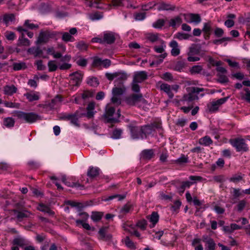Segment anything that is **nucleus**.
Listing matches in <instances>:
<instances>
[{"instance_id": "nucleus-50", "label": "nucleus", "mask_w": 250, "mask_h": 250, "mask_svg": "<svg viewBox=\"0 0 250 250\" xmlns=\"http://www.w3.org/2000/svg\"><path fill=\"white\" fill-rule=\"evenodd\" d=\"M245 94L241 93L242 99L250 103V90L248 88H245Z\"/></svg>"}, {"instance_id": "nucleus-28", "label": "nucleus", "mask_w": 250, "mask_h": 250, "mask_svg": "<svg viewBox=\"0 0 250 250\" xmlns=\"http://www.w3.org/2000/svg\"><path fill=\"white\" fill-rule=\"evenodd\" d=\"M17 88L14 85H5L3 87L4 93L7 95H12L16 93Z\"/></svg>"}, {"instance_id": "nucleus-2", "label": "nucleus", "mask_w": 250, "mask_h": 250, "mask_svg": "<svg viewBox=\"0 0 250 250\" xmlns=\"http://www.w3.org/2000/svg\"><path fill=\"white\" fill-rule=\"evenodd\" d=\"M14 116L19 119L29 124L41 119L40 116L34 112L26 113L21 111H16L14 112Z\"/></svg>"}, {"instance_id": "nucleus-4", "label": "nucleus", "mask_w": 250, "mask_h": 250, "mask_svg": "<svg viewBox=\"0 0 250 250\" xmlns=\"http://www.w3.org/2000/svg\"><path fill=\"white\" fill-rule=\"evenodd\" d=\"M201 51V46L199 44H192L188 48L187 53V60L189 62H197L200 60V58L197 56Z\"/></svg>"}, {"instance_id": "nucleus-6", "label": "nucleus", "mask_w": 250, "mask_h": 250, "mask_svg": "<svg viewBox=\"0 0 250 250\" xmlns=\"http://www.w3.org/2000/svg\"><path fill=\"white\" fill-rule=\"evenodd\" d=\"M115 111V108L110 105L108 104L105 108V112L104 114V119L105 123H115L118 122V118L120 116L119 110H118L117 118L112 117Z\"/></svg>"}, {"instance_id": "nucleus-47", "label": "nucleus", "mask_w": 250, "mask_h": 250, "mask_svg": "<svg viewBox=\"0 0 250 250\" xmlns=\"http://www.w3.org/2000/svg\"><path fill=\"white\" fill-rule=\"evenodd\" d=\"M123 131L120 128H115L112 132L111 137L115 139H119L122 134Z\"/></svg>"}, {"instance_id": "nucleus-30", "label": "nucleus", "mask_w": 250, "mask_h": 250, "mask_svg": "<svg viewBox=\"0 0 250 250\" xmlns=\"http://www.w3.org/2000/svg\"><path fill=\"white\" fill-rule=\"evenodd\" d=\"M142 158L144 159L149 160L154 156V152L152 149H146L142 151Z\"/></svg>"}, {"instance_id": "nucleus-53", "label": "nucleus", "mask_w": 250, "mask_h": 250, "mask_svg": "<svg viewBox=\"0 0 250 250\" xmlns=\"http://www.w3.org/2000/svg\"><path fill=\"white\" fill-rule=\"evenodd\" d=\"M4 36L9 41H13L16 39L15 34L12 31H6L4 33Z\"/></svg>"}, {"instance_id": "nucleus-22", "label": "nucleus", "mask_w": 250, "mask_h": 250, "mask_svg": "<svg viewBox=\"0 0 250 250\" xmlns=\"http://www.w3.org/2000/svg\"><path fill=\"white\" fill-rule=\"evenodd\" d=\"M14 214L19 221H21L23 219L29 217L31 213L25 210L19 211L17 210H14Z\"/></svg>"}, {"instance_id": "nucleus-52", "label": "nucleus", "mask_w": 250, "mask_h": 250, "mask_svg": "<svg viewBox=\"0 0 250 250\" xmlns=\"http://www.w3.org/2000/svg\"><path fill=\"white\" fill-rule=\"evenodd\" d=\"M116 75L117 81H124L127 78L126 73L124 72H116Z\"/></svg>"}, {"instance_id": "nucleus-19", "label": "nucleus", "mask_w": 250, "mask_h": 250, "mask_svg": "<svg viewBox=\"0 0 250 250\" xmlns=\"http://www.w3.org/2000/svg\"><path fill=\"white\" fill-rule=\"evenodd\" d=\"M115 39V34L113 33H105L103 36L104 43L112 44L114 42Z\"/></svg>"}, {"instance_id": "nucleus-51", "label": "nucleus", "mask_w": 250, "mask_h": 250, "mask_svg": "<svg viewBox=\"0 0 250 250\" xmlns=\"http://www.w3.org/2000/svg\"><path fill=\"white\" fill-rule=\"evenodd\" d=\"M155 6H157V3L154 1H152L148 3L147 4L143 5L142 9L143 10L147 11L152 8Z\"/></svg>"}, {"instance_id": "nucleus-24", "label": "nucleus", "mask_w": 250, "mask_h": 250, "mask_svg": "<svg viewBox=\"0 0 250 250\" xmlns=\"http://www.w3.org/2000/svg\"><path fill=\"white\" fill-rule=\"evenodd\" d=\"M100 239L104 241H110L112 236L110 234H106V229L104 228L101 229L99 231Z\"/></svg>"}, {"instance_id": "nucleus-45", "label": "nucleus", "mask_w": 250, "mask_h": 250, "mask_svg": "<svg viewBox=\"0 0 250 250\" xmlns=\"http://www.w3.org/2000/svg\"><path fill=\"white\" fill-rule=\"evenodd\" d=\"M123 5V0H112V4H109L107 7L104 6V9H110L111 6L118 7Z\"/></svg>"}, {"instance_id": "nucleus-29", "label": "nucleus", "mask_w": 250, "mask_h": 250, "mask_svg": "<svg viewBox=\"0 0 250 250\" xmlns=\"http://www.w3.org/2000/svg\"><path fill=\"white\" fill-rule=\"evenodd\" d=\"M227 18L228 19L225 21L224 24L228 28L232 27L234 25V21L232 19L236 18L235 15L233 14H229L227 15Z\"/></svg>"}, {"instance_id": "nucleus-7", "label": "nucleus", "mask_w": 250, "mask_h": 250, "mask_svg": "<svg viewBox=\"0 0 250 250\" xmlns=\"http://www.w3.org/2000/svg\"><path fill=\"white\" fill-rule=\"evenodd\" d=\"M29 244V241L24 237L19 235L11 241V250H20L19 247L23 248Z\"/></svg>"}, {"instance_id": "nucleus-46", "label": "nucleus", "mask_w": 250, "mask_h": 250, "mask_svg": "<svg viewBox=\"0 0 250 250\" xmlns=\"http://www.w3.org/2000/svg\"><path fill=\"white\" fill-rule=\"evenodd\" d=\"M190 22H194L196 23H199L201 21V18L198 14H190L188 15Z\"/></svg>"}, {"instance_id": "nucleus-42", "label": "nucleus", "mask_w": 250, "mask_h": 250, "mask_svg": "<svg viewBox=\"0 0 250 250\" xmlns=\"http://www.w3.org/2000/svg\"><path fill=\"white\" fill-rule=\"evenodd\" d=\"M19 46H28L30 45V42L26 38L23 37H20L18 40Z\"/></svg>"}, {"instance_id": "nucleus-23", "label": "nucleus", "mask_w": 250, "mask_h": 250, "mask_svg": "<svg viewBox=\"0 0 250 250\" xmlns=\"http://www.w3.org/2000/svg\"><path fill=\"white\" fill-rule=\"evenodd\" d=\"M28 53L32 54L35 57H41L43 54L42 50L39 47H32L27 50Z\"/></svg>"}, {"instance_id": "nucleus-17", "label": "nucleus", "mask_w": 250, "mask_h": 250, "mask_svg": "<svg viewBox=\"0 0 250 250\" xmlns=\"http://www.w3.org/2000/svg\"><path fill=\"white\" fill-rule=\"evenodd\" d=\"M175 5L171 4L170 3H166L163 1L157 3V8L159 11H174L175 9Z\"/></svg>"}, {"instance_id": "nucleus-5", "label": "nucleus", "mask_w": 250, "mask_h": 250, "mask_svg": "<svg viewBox=\"0 0 250 250\" xmlns=\"http://www.w3.org/2000/svg\"><path fill=\"white\" fill-rule=\"evenodd\" d=\"M59 34V32L48 30L41 31L39 34L36 43L41 44L42 43H46L49 41V39L55 38Z\"/></svg>"}, {"instance_id": "nucleus-32", "label": "nucleus", "mask_w": 250, "mask_h": 250, "mask_svg": "<svg viewBox=\"0 0 250 250\" xmlns=\"http://www.w3.org/2000/svg\"><path fill=\"white\" fill-rule=\"evenodd\" d=\"M211 22L210 21L204 23L203 31L207 35V37L205 38L208 39L211 31Z\"/></svg>"}, {"instance_id": "nucleus-10", "label": "nucleus", "mask_w": 250, "mask_h": 250, "mask_svg": "<svg viewBox=\"0 0 250 250\" xmlns=\"http://www.w3.org/2000/svg\"><path fill=\"white\" fill-rule=\"evenodd\" d=\"M143 133L145 137L147 135L151 134L155 129H160L161 128V123L159 122H155L150 125L143 126Z\"/></svg>"}, {"instance_id": "nucleus-38", "label": "nucleus", "mask_w": 250, "mask_h": 250, "mask_svg": "<svg viewBox=\"0 0 250 250\" xmlns=\"http://www.w3.org/2000/svg\"><path fill=\"white\" fill-rule=\"evenodd\" d=\"M103 216V213L102 212H92L91 215V218L93 221L98 222L102 219Z\"/></svg>"}, {"instance_id": "nucleus-43", "label": "nucleus", "mask_w": 250, "mask_h": 250, "mask_svg": "<svg viewBox=\"0 0 250 250\" xmlns=\"http://www.w3.org/2000/svg\"><path fill=\"white\" fill-rule=\"evenodd\" d=\"M190 35L181 32H178L174 36V38L177 39L179 40H187L189 39Z\"/></svg>"}, {"instance_id": "nucleus-12", "label": "nucleus", "mask_w": 250, "mask_h": 250, "mask_svg": "<svg viewBox=\"0 0 250 250\" xmlns=\"http://www.w3.org/2000/svg\"><path fill=\"white\" fill-rule=\"evenodd\" d=\"M77 33V30L76 28H72L69 30V32H59V34L62 35V40L65 42H73L74 38L72 35H75Z\"/></svg>"}, {"instance_id": "nucleus-18", "label": "nucleus", "mask_w": 250, "mask_h": 250, "mask_svg": "<svg viewBox=\"0 0 250 250\" xmlns=\"http://www.w3.org/2000/svg\"><path fill=\"white\" fill-rule=\"evenodd\" d=\"M169 45L171 48V54L172 56L175 57L180 54V49L178 42L176 41H171L170 42Z\"/></svg>"}, {"instance_id": "nucleus-31", "label": "nucleus", "mask_w": 250, "mask_h": 250, "mask_svg": "<svg viewBox=\"0 0 250 250\" xmlns=\"http://www.w3.org/2000/svg\"><path fill=\"white\" fill-rule=\"evenodd\" d=\"M213 142L211 138L208 136H206L204 137L200 138L199 140V143L205 146H208L212 144Z\"/></svg>"}, {"instance_id": "nucleus-40", "label": "nucleus", "mask_w": 250, "mask_h": 250, "mask_svg": "<svg viewBox=\"0 0 250 250\" xmlns=\"http://www.w3.org/2000/svg\"><path fill=\"white\" fill-rule=\"evenodd\" d=\"M149 220L153 225L151 227H153L159 220V215L158 213L156 212H153L149 217Z\"/></svg>"}, {"instance_id": "nucleus-25", "label": "nucleus", "mask_w": 250, "mask_h": 250, "mask_svg": "<svg viewBox=\"0 0 250 250\" xmlns=\"http://www.w3.org/2000/svg\"><path fill=\"white\" fill-rule=\"evenodd\" d=\"M27 99L30 102L38 101L40 98L39 92H31L24 94Z\"/></svg>"}, {"instance_id": "nucleus-63", "label": "nucleus", "mask_w": 250, "mask_h": 250, "mask_svg": "<svg viewBox=\"0 0 250 250\" xmlns=\"http://www.w3.org/2000/svg\"><path fill=\"white\" fill-rule=\"evenodd\" d=\"M93 93L92 92L89 90L84 91L82 94V98L83 100H86L90 97H92Z\"/></svg>"}, {"instance_id": "nucleus-48", "label": "nucleus", "mask_w": 250, "mask_h": 250, "mask_svg": "<svg viewBox=\"0 0 250 250\" xmlns=\"http://www.w3.org/2000/svg\"><path fill=\"white\" fill-rule=\"evenodd\" d=\"M38 209L40 211L46 212L50 215H53L54 214V212L51 210L48 207L43 205H40L38 208Z\"/></svg>"}, {"instance_id": "nucleus-9", "label": "nucleus", "mask_w": 250, "mask_h": 250, "mask_svg": "<svg viewBox=\"0 0 250 250\" xmlns=\"http://www.w3.org/2000/svg\"><path fill=\"white\" fill-rule=\"evenodd\" d=\"M228 97H224L217 100V101H212L208 104L207 107L210 112H214L218 110L220 106L224 104L228 100Z\"/></svg>"}, {"instance_id": "nucleus-44", "label": "nucleus", "mask_w": 250, "mask_h": 250, "mask_svg": "<svg viewBox=\"0 0 250 250\" xmlns=\"http://www.w3.org/2000/svg\"><path fill=\"white\" fill-rule=\"evenodd\" d=\"M47 65L49 72L55 71L58 68V66L55 61H49L48 62Z\"/></svg>"}, {"instance_id": "nucleus-20", "label": "nucleus", "mask_w": 250, "mask_h": 250, "mask_svg": "<svg viewBox=\"0 0 250 250\" xmlns=\"http://www.w3.org/2000/svg\"><path fill=\"white\" fill-rule=\"evenodd\" d=\"M100 169L97 167H90L88 169L87 175L91 179L97 177L100 174Z\"/></svg>"}, {"instance_id": "nucleus-59", "label": "nucleus", "mask_w": 250, "mask_h": 250, "mask_svg": "<svg viewBox=\"0 0 250 250\" xmlns=\"http://www.w3.org/2000/svg\"><path fill=\"white\" fill-rule=\"evenodd\" d=\"M246 202L244 200H241L238 203L236 208L238 211L241 212L245 208Z\"/></svg>"}, {"instance_id": "nucleus-1", "label": "nucleus", "mask_w": 250, "mask_h": 250, "mask_svg": "<svg viewBox=\"0 0 250 250\" xmlns=\"http://www.w3.org/2000/svg\"><path fill=\"white\" fill-rule=\"evenodd\" d=\"M187 89L188 93L185 94L179 102H182L183 104H187L190 105H193V101L198 99L199 98L197 94L204 91L203 88L197 87H190L187 88Z\"/></svg>"}, {"instance_id": "nucleus-56", "label": "nucleus", "mask_w": 250, "mask_h": 250, "mask_svg": "<svg viewBox=\"0 0 250 250\" xmlns=\"http://www.w3.org/2000/svg\"><path fill=\"white\" fill-rule=\"evenodd\" d=\"M217 76L218 78L217 79V82L221 83H227L229 82V79L225 75L218 74Z\"/></svg>"}, {"instance_id": "nucleus-60", "label": "nucleus", "mask_w": 250, "mask_h": 250, "mask_svg": "<svg viewBox=\"0 0 250 250\" xmlns=\"http://www.w3.org/2000/svg\"><path fill=\"white\" fill-rule=\"evenodd\" d=\"M3 104L5 105V106L7 107L18 108L20 107V104L18 103H15L5 101L3 103Z\"/></svg>"}, {"instance_id": "nucleus-39", "label": "nucleus", "mask_w": 250, "mask_h": 250, "mask_svg": "<svg viewBox=\"0 0 250 250\" xmlns=\"http://www.w3.org/2000/svg\"><path fill=\"white\" fill-rule=\"evenodd\" d=\"M15 20V16L13 14H5L3 16V20L4 23L7 25L10 22Z\"/></svg>"}, {"instance_id": "nucleus-27", "label": "nucleus", "mask_w": 250, "mask_h": 250, "mask_svg": "<svg viewBox=\"0 0 250 250\" xmlns=\"http://www.w3.org/2000/svg\"><path fill=\"white\" fill-rule=\"evenodd\" d=\"M61 180L67 186L70 187H76V188H79L81 187L83 188V186L81 185L80 184L78 183H71L69 181H67L66 177L65 175H63L61 176Z\"/></svg>"}, {"instance_id": "nucleus-57", "label": "nucleus", "mask_w": 250, "mask_h": 250, "mask_svg": "<svg viewBox=\"0 0 250 250\" xmlns=\"http://www.w3.org/2000/svg\"><path fill=\"white\" fill-rule=\"evenodd\" d=\"M76 223L77 226L81 225L83 226V227L84 229H86V230H90L91 229V227L89 226V225L87 223L84 222L83 220H77L76 221Z\"/></svg>"}, {"instance_id": "nucleus-41", "label": "nucleus", "mask_w": 250, "mask_h": 250, "mask_svg": "<svg viewBox=\"0 0 250 250\" xmlns=\"http://www.w3.org/2000/svg\"><path fill=\"white\" fill-rule=\"evenodd\" d=\"M39 81V77L34 76L33 79L29 80L27 84L31 87L36 88L38 86V82Z\"/></svg>"}, {"instance_id": "nucleus-26", "label": "nucleus", "mask_w": 250, "mask_h": 250, "mask_svg": "<svg viewBox=\"0 0 250 250\" xmlns=\"http://www.w3.org/2000/svg\"><path fill=\"white\" fill-rule=\"evenodd\" d=\"M182 19L180 16H176L170 20L169 21V26L173 28H175L176 26H179L182 23Z\"/></svg>"}, {"instance_id": "nucleus-14", "label": "nucleus", "mask_w": 250, "mask_h": 250, "mask_svg": "<svg viewBox=\"0 0 250 250\" xmlns=\"http://www.w3.org/2000/svg\"><path fill=\"white\" fill-rule=\"evenodd\" d=\"M202 240L205 243L206 250H215L216 244L212 238L205 235L202 236Z\"/></svg>"}, {"instance_id": "nucleus-16", "label": "nucleus", "mask_w": 250, "mask_h": 250, "mask_svg": "<svg viewBox=\"0 0 250 250\" xmlns=\"http://www.w3.org/2000/svg\"><path fill=\"white\" fill-rule=\"evenodd\" d=\"M131 136L133 139H143L144 134L143 133L142 127L132 126L130 128Z\"/></svg>"}, {"instance_id": "nucleus-8", "label": "nucleus", "mask_w": 250, "mask_h": 250, "mask_svg": "<svg viewBox=\"0 0 250 250\" xmlns=\"http://www.w3.org/2000/svg\"><path fill=\"white\" fill-rule=\"evenodd\" d=\"M127 104L130 105L140 106V104H145L146 100L143 97L142 94H133L126 99Z\"/></svg>"}, {"instance_id": "nucleus-35", "label": "nucleus", "mask_w": 250, "mask_h": 250, "mask_svg": "<svg viewBox=\"0 0 250 250\" xmlns=\"http://www.w3.org/2000/svg\"><path fill=\"white\" fill-rule=\"evenodd\" d=\"M26 68V63L24 62H14L13 64V69L14 71L23 70Z\"/></svg>"}, {"instance_id": "nucleus-54", "label": "nucleus", "mask_w": 250, "mask_h": 250, "mask_svg": "<svg viewBox=\"0 0 250 250\" xmlns=\"http://www.w3.org/2000/svg\"><path fill=\"white\" fill-rule=\"evenodd\" d=\"M87 83L91 86L96 87L99 85V83L96 78L92 77L88 79Z\"/></svg>"}, {"instance_id": "nucleus-49", "label": "nucleus", "mask_w": 250, "mask_h": 250, "mask_svg": "<svg viewBox=\"0 0 250 250\" xmlns=\"http://www.w3.org/2000/svg\"><path fill=\"white\" fill-rule=\"evenodd\" d=\"M165 23V21L164 19H159L153 23L152 26L155 28L160 29L164 25Z\"/></svg>"}, {"instance_id": "nucleus-62", "label": "nucleus", "mask_w": 250, "mask_h": 250, "mask_svg": "<svg viewBox=\"0 0 250 250\" xmlns=\"http://www.w3.org/2000/svg\"><path fill=\"white\" fill-rule=\"evenodd\" d=\"M244 175H235L230 178V181L235 183H237L242 180Z\"/></svg>"}, {"instance_id": "nucleus-55", "label": "nucleus", "mask_w": 250, "mask_h": 250, "mask_svg": "<svg viewBox=\"0 0 250 250\" xmlns=\"http://www.w3.org/2000/svg\"><path fill=\"white\" fill-rule=\"evenodd\" d=\"M136 226L142 230H145L147 226V222L145 219L139 220L137 223Z\"/></svg>"}, {"instance_id": "nucleus-64", "label": "nucleus", "mask_w": 250, "mask_h": 250, "mask_svg": "<svg viewBox=\"0 0 250 250\" xmlns=\"http://www.w3.org/2000/svg\"><path fill=\"white\" fill-rule=\"evenodd\" d=\"M188 158L187 156L183 154L176 160V162L179 164L187 163L188 162Z\"/></svg>"}, {"instance_id": "nucleus-11", "label": "nucleus", "mask_w": 250, "mask_h": 250, "mask_svg": "<svg viewBox=\"0 0 250 250\" xmlns=\"http://www.w3.org/2000/svg\"><path fill=\"white\" fill-rule=\"evenodd\" d=\"M145 38L146 42H150L152 43L160 42L161 44H164V41L160 38L158 33H147L145 34Z\"/></svg>"}, {"instance_id": "nucleus-21", "label": "nucleus", "mask_w": 250, "mask_h": 250, "mask_svg": "<svg viewBox=\"0 0 250 250\" xmlns=\"http://www.w3.org/2000/svg\"><path fill=\"white\" fill-rule=\"evenodd\" d=\"M160 89L166 93L170 99L174 97V94L171 91V88L170 85L167 83H161L159 86Z\"/></svg>"}, {"instance_id": "nucleus-61", "label": "nucleus", "mask_w": 250, "mask_h": 250, "mask_svg": "<svg viewBox=\"0 0 250 250\" xmlns=\"http://www.w3.org/2000/svg\"><path fill=\"white\" fill-rule=\"evenodd\" d=\"M87 45L83 41H81L77 44V47L81 51H85L87 50Z\"/></svg>"}, {"instance_id": "nucleus-33", "label": "nucleus", "mask_w": 250, "mask_h": 250, "mask_svg": "<svg viewBox=\"0 0 250 250\" xmlns=\"http://www.w3.org/2000/svg\"><path fill=\"white\" fill-rule=\"evenodd\" d=\"M3 125L7 128L13 127L15 124V120L11 117L4 118L3 120Z\"/></svg>"}, {"instance_id": "nucleus-15", "label": "nucleus", "mask_w": 250, "mask_h": 250, "mask_svg": "<svg viewBox=\"0 0 250 250\" xmlns=\"http://www.w3.org/2000/svg\"><path fill=\"white\" fill-rule=\"evenodd\" d=\"M147 78V73L145 71H137L134 73L133 81L135 83H141Z\"/></svg>"}, {"instance_id": "nucleus-3", "label": "nucleus", "mask_w": 250, "mask_h": 250, "mask_svg": "<svg viewBox=\"0 0 250 250\" xmlns=\"http://www.w3.org/2000/svg\"><path fill=\"white\" fill-rule=\"evenodd\" d=\"M230 144L235 148L237 151L247 152L249 150V144L250 141L242 138H237L230 139Z\"/></svg>"}, {"instance_id": "nucleus-36", "label": "nucleus", "mask_w": 250, "mask_h": 250, "mask_svg": "<svg viewBox=\"0 0 250 250\" xmlns=\"http://www.w3.org/2000/svg\"><path fill=\"white\" fill-rule=\"evenodd\" d=\"M203 70L202 66L196 65L190 68L189 72L191 74H197L201 73Z\"/></svg>"}, {"instance_id": "nucleus-34", "label": "nucleus", "mask_w": 250, "mask_h": 250, "mask_svg": "<svg viewBox=\"0 0 250 250\" xmlns=\"http://www.w3.org/2000/svg\"><path fill=\"white\" fill-rule=\"evenodd\" d=\"M125 86L122 84L119 87H115L113 88L112 94L121 96L125 92Z\"/></svg>"}, {"instance_id": "nucleus-58", "label": "nucleus", "mask_w": 250, "mask_h": 250, "mask_svg": "<svg viewBox=\"0 0 250 250\" xmlns=\"http://www.w3.org/2000/svg\"><path fill=\"white\" fill-rule=\"evenodd\" d=\"M167 56V53H164L163 54H161L159 56H155L157 59L155 61L156 62V65H158L159 64L162 63L163 61V59L165 58Z\"/></svg>"}, {"instance_id": "nucleus-37", "label": "nucleus", "mask_w": 250, "mask_h": 250, "mask_svg": "<svg viewBox=\"0 0 250 250\" xmlns=\"http://www.w3.org/2000/svg\"><path fill=\"white\" fill-rule=\"evenodd\" d=\"M132 208V205L130 203H128L126 204H125V205H124V206L123 207L120 209V212L121 213V215L123 216L125 214H126L128 212H129V211Z\"/></svg>"}, {"instance_id": "nucleus-13", "label": "nucleus", "mask_w": 250, "mask_h": 250, "mask_svg": "<svg viewBox=\"0 0 250 250\" xmlns=\"http://www.w3.org/2000/svg\"><path fill=\"white\" fill-rule=\"evenodd\" d=\"M71 83L75 86H79L82 80L83 75L80 71H76L69 75Z\"/></svg>"}]
</instances>
